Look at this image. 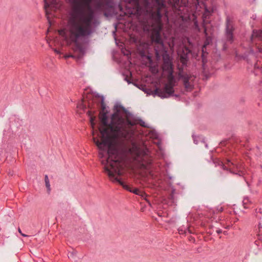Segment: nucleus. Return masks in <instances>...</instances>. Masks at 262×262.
<instances>
[{
  "label": "nucleus",
  "instance_id": "obj_1",
  "mask_svg": "<svg viewBox=\"0 0 262 262\" xmlns=\"http://www.w3.org/2000/svg\"><path fill=\"white\" fill-rule=\"evenodd\" d=\"M101 107L102 112L100 113V119L104 127L99 128L103 140L101 142L95 141V144L99 149V157L103 158L105 155L108 156L106 160H102L101 163L104 165L105 172L110 179L114 183H118L125 189L132 191V189L118 177L122 175L121 160L118 155L117 149L112 145L113 142L117 139L129 140L133 135V131L130 128L135 123L124 119V114H129L122 105L117 104L115 105L114 113L112 115L111 122L108 123L107 115L105 112V105L104 98L101 96Z\"/></svg>",
  "mask_w": 262,
  "mask_h": 262
},
{
  "label": "nucleus",
  "instance_id": "obj_2",
  "mask_svg": "<svg viewBox=\"0 0 262 262\" xmlns=\"http://www.w3.org/2000/svg\"><path fill=\"white\" fill-rule=\"evenodd\" d=\"M93 0L74 1L67 23V30L71 40L78 45L95 32L92 26L94 13L91 6Z\"/></svg>",
  "mask_w": 262,
  "mask_h": 262
},
{
  "label": "nucleus",
  "instance_id": "obj_3",
  "mask_svg": "<svg viewBox=\"0 0 262 262\" xmlns=\"http://www.w3.org/2000/svg\"><path fill=\"white\" fill-rule=\"evenodd\" d=\"M130 151L135 156V160L138 162L141 168L149 170L152 159L149 156V150L146 147L141 148L135 144H133Z\"/></svg>",
  "mask_w": 262,
  "mask_h": 262
},
{
  "label": "nucleus",
  "instance_id": "obj_4",
  "mask_svg": "<svg viewBox=\"0 0 262 262\" xmlns=\"http://www.w3.org/2000/svg\"><path fill=\"white\" fill-rule=\"evenodd\" d=\"M139 3L145 9H151L153 6L157 7L156 11H151L150 15L152 19L156 23L161 21L162 17L161 11L166 8V4L164 0H139Z\"/></svg>",
  "mask_w": 262,
  "mask_h": 262
},
{
  "label": "nucleus",
  "instance_id": "obj_5",
  "mask_svg": "<svg viewBox=\"0 0 262 262\" xmlns=\"http://www.w3.org/2000/svg\"><path fill=\"white\" fill-rule=\"evenodd\" d=\"M234 30V23L232 19L227 16L226 19L225 36L227 41L232 43L233 41V32Z\"/></svg>",
  "mask_w": 262,
  "mask_h": 262
},
{
  "label": "nucleus",
  "instance_id": "obj_6",
  "mask_svg": "<svg viewBox=\"0 0 262 262\" xmlns=\"http://www.w3.org/2000/svg\"><path fill=\"white\" fill-rule=\"evenodd\" d=\"M174 85H168L166 83L164 90L156 89L154 91V94L162 99L169 98L172 96L174 93Z\"/></svg>",
  "mask_w": 262,
  "mask_h": 262
},
{
  "label": "nucleus",
  "instance_id": "obj_7",
  "mask_svg": "<svg viewBox=\"0 0 262 262\" xmlns=\"http://www.w3.org/2000/svg\"><path fill=\"white\" fill-rule=\"evenodd\" d=\"M250 41L252 43H255L257 46L258 52L262 53V31L253 30L250 37Z\"/></svg>",
  "mask_w": 262,
  "mask_h": 262
},
{
  "label": "nucleus",
  "instance_id": "obj_8",
  "mask_svg": "<svg viewBox=\"0 0 262 262\" xmlns=\"http://www.w3.org/2000/svg\"><path fill=\"white\" fill-rule=\"evenodd\" d=\"M152 41L156 43L155 50L157 56H158L162 52L165 51L164 45L161 35L159 32H157L151 36Z\"/></svg>",
  "mask_w": 262,
  "mask_h": 262
},
{
  "label": "nucleus",
  "instance_id": "obj_9",
  "mask_svg": "<svg viewBox=\"0 0 262 262\" xmlns=\"http://www.w3.org/2000/svg\"><path fill=\"white\" fill-rule=\"evenodd\" d=\"M163 63L162 68L163 71L167 72L168 73H173V65L172 61L170 58L168 54H167L166 51L163 55Z\"/></svg>",
  "mask_w": 262,
  "mask_h": 262
},
{
  "label": "nucleus",
  "instance_id": "obj_10",
  "mask_svg": "<svg viewBox=\"0 0 262 262\" xmlns=\"http://www.w3.org/2000/svg\"><path fill=\"white\" fill-rule=\"evenodd\" d=\"M180 77L183 80V84L186 90L187 91H191L193 89V85L191 84L189 82L191 77L187 74H184L182 75H181Z\"/></svg>",
  "mask_w": 262,
  "mask_h": 262
},
{
  "label": "nucleus",
  "instance_id": "obj_11",
  "mask_svg": "<svg viewBox=\"0 0 262 262\" xmlns=\"http://www.w3.org/2000/svg\"><path fill=\"white\" fill-rule=\"evenodd\" d=\"M45 5H44V8L45 9V12L47 16V18L48 20L49 23L50 24V26H51V23L50 21V20L49 19V11H48V8L50 7H54L55 5H56V0H52V2L50 4H49L47 0H44Z\"/></svg>",
  "mask_w": 262,
  "mask_h": 262
},
{
  "label": "nucleus",
  "instance_id": "obj_12",
  "mask_svg": "<svg viewBox=\"0 0 262 262\" xmlns=\"http://www.w3.org/2000/svg\"><path fill=\"white\" fill-rule=\"evenodd\" d=\"M134 84L138 87L139 89L141 90L143 92H144L145 93H146L147 95H155L154 94V92L152 91L150 89L147 88L144 85H140V86L138 85V84L136 83H134Z\"/></svg>",
  "mask_w": 262,
  "mask_h": 262
},
{
  "label": "nucleus",
  "instance_id": "obj_13",
  "mask_svg": "<svg viewBox=\"0 0 262 262\" xmlns=\"http://www.w3.org/2000/svg\"><path fill=\"white\" fill-rule=\"evenodd\" d=\"M167 79V82L166 83L167 84L175 85L176 80V79L174 78V77L173 75V73L171 72L170 73H168Z\"/></svg>",
  "mask_w": 262,
  "mask_h": 262
},
{
  "label": "nucleus",
  "instance_id": "obj_14",
  "mask_svg": "<svg viewBox=\"0 0 262 262\" xmlns=\"http://www.w3.org/2000/svg\"><path fill=\"white\" fill-rule=\"evenodd\" d=\"M178 231L180 234H186L187 232L191 233L188 226H182L179 228Z\"/></svg>",
  "mask_w": 262,
  "mask_h": 262
},
{
  "label": "nucleus",
  "instance_id": "obj_15",
  "mask_svg": "<svg viewBox=\"0 0 262 262\" xmlns=\"http://www.w3.org/2000/svg\"><path fill=\"white\" fill-rule=\"evenodd\" d=\"M227 164H228V167L225 166L222 162H221V164L220 165L222 169H223L224 170H229L231 172H232L230 168H229V167H230L231 165H234V164L233 163L231 162L229 160H227Z\"/></svg>",
  "mask_w": 262,
  "mask_h": 262
},
{
  "label": "nucleus",
  "instance_id": "obj_16",
  "mask_svg": "<svg viewBox=\"0 0 262 262\" xmlns=\"http://www.w3.org/2000/svg\"><path fill=\"white\" fill-rule=\"evenodd\" d=\"M82 56V55L76 56V55H74L73 54H67V55H65L64 56V57L66 59L69 58V57H71V58L75 59L78 61L81 60Z\"/></svg>",
  "mask_w": 262,
  "mask_h": 262
},
{
  "label": "nucleus",
  "instance_id": "obj_17",
  "mask_svg": "<svg viewBox=\"0 0 262 262\" xmlns=\"http://www.w3.org/2000/svg\"><path fill=\"white\" fill-rule=\"evenodd\" d=\"M188 60V56L187 53L183 54L181 55V61L183 64H185Z\"/></svg>",
  "mask_w": 262,
  "mask_h": 262
},
{
  "label": "nucleus",
  "instance_id": "obj_18",
  "mask_svg": "<svg viewBox=\"0 0 262 262\" xmlns=\"http://www.w3.org/2000/svg\"><path fill=\"white\" fill-rule=\"evenodd\" d=\"M207 55L208 53H206V54H202L201 57H202V67L205 70V64L207 62Z\"/></svg>",
  "mask_w": 262,
  "mask_h": 262
},
{
  "label": "nucleus",
  "instance_id": "obj_19",
  "mask_svg": "<svg viewBox=\"0 0 262 262\" xmlns=\"http://www.w3.org/2000/svg\"><path fill=\"white\" fill-rule=\"evenodd\" d=\"M45 181L46 186L48 189V192L49 193L51 190V188H50V181H49V178L47 175H46L45 177Z\"/></svg>",
  "mask_w": 262,
  "mask_h": 262
},
{
  "label": "nucleus",
  "instance_id": "obj_20",
  "mask_svg": "<svg viewBox=\"0 0 262 262\" xmlns=\"http://www.w3.org/2000/svg\"><path fill=\"white\" fill-rule=\"evenodd\" d=\"M251 201L250 200V199L249 197L248 196H245L244 198V199H243V205H244V207L245 208H247V207L246 206V205L247 204H248L249 203H250Z\"/></svg>",
  "mask_w": 262,
  "mask_h": 262
},
{
  "label": "nucleus",
  "instance_id": "obj_21",
  "mask_svg": "<svg viewBox=\"0 0 262 262\" xmlns=\"http://www.w3.org/2000/svg\"><path fill=\"white\" fill-rule=\"evenodd\" d=\"M131 192L136 194L140 195H142V193H143L142 192H141L140 190H139V189H138L137 188L134 189H132Z\"/></svg>",
  "mask_w": 262,
  "mask_h": 262
},
{
  "label": "nucleus",
  "instance_id": "obj_22",
  "mask_svg": "<svg viewBox=\"0 0 262 262\" xmlns=\"http://www.w3.org/2000/svg\"><path fill=\"white\" fill-rule=\"evenodd\" d=\"M77 107L79 109L83 110H84L86 108L85 106L83 104L82 102H80L79 104H78Z\"/></svg>",
  "mask_w": 262,
  "mask_h": 262
},
{
  "label": "nucleus",
  "instance_id": "obj_23",
  "mask_svg": "<svg viewBox=\"0 0 262 262\" xmlns=\"http://www.w3.org/2000/svg\"><path fill=\"white\" fill-rule=\"evenodd\" d=\"M68 256L70 259H73L75 256V253L74 252H70L68 253Z\"/></svg>",
  "mask_w": 262,
  "mask_h": 262
},
{
  "label": "nucleus",
  "instance_id": "obj_24",
  "mask_svg": "<svg viewBox=\"0 0 262 262\" xmlns=\"http://www.w3.org/2000/svg\"><path fill=\"white\" fill-rule=\"evenodd\" d=\"M156 144H157V146H158V147L159 149H160V150L161 151H162V150H163V148H162V145H161V142H159V141H158L157 142H156Z\"/></svg>",
  "mask_w": 262,
  "mask_h": 262
},
{
  "label": "nucleus",
  "instance_id": "obj_25",
  "mask_svg": "<svg viewBox=\"0 0 262 262\" xmlns=\"http://www.w3.org/2000/svg\"><path fill=\"white\" fill-rule=\"evenodd\" d=\"M192 137L193 138V142L195 144H198L199 142L196 139V138L193 135L192 136Z\"/></svg>",
  "mask_w": 262,
  "mask_h": 262
},
{
  "label": "nucleus",
  "instance_id": "obj_26",
  "mask_svg": "<svg viewBox=\"0 0 262 262\" xmlns=\"http://www.w3.org/2000/svg\"><path fill=\"white\" fill-rule=\"evenodd\" d=\"M249 53L251 54H252V55H255V52H254V50L252 48H250V51H249Z\"/></svg>",
  "mask_w": 262,
  "mask_h": 262
},
{
  "label": "nucleus",
  "instance_id": "obj_27",
  "mask_svg": "<svg viewBox=\"0 0 262 262\" xmlns=\"http://www.w3.org/2000/svg\"><path fill=\"white\" fill-rule=\"evenodd\" d=\"M122 51L123 53V54L125 55L128 56L130 54V52L128 50H127L126 52H124V51H123V50Z\"/></svg>",
  "mask_w": 262,
  "mask_h": 262
},
{
  "label": "nucleus",
  "instance_id": "obj_28",
  "mask_svg": "<svg viewBox=\"0 0 262 262\" xmlns=\"http://www.w3.org/2000/svg\"><path fill=\"white\" fill-rule=\"evenodd\" d=\"M18 232L21 234V235L23 236H24V237H27V236H28V235H26V234H25L23 233V232H21V230H20V229H18Z\"/></svg>",
  "mask_w": 262,
  "mask_h": 262
},
{
  "label": "nucleus",
  "instance_id": "obj_29",
  "mask_svg": "<svg viewBox=\"0 0 262 262\" xmlns=\"http://www.w3.org/2000/svg\"><path fill=\"white\" fill-rule=\"evenodd\" d=\"M152 137L157 138H158V134L157 133H152V135H151Z\"/></svg>",
  "mask_w": 262,
  "mask_h": 262
},
{
  "label": "nucleus",
  "instance_id": "obj_30",
  "mask_svg": "<svg viewBox=\"0 0 262 262\" xmlns=\"http://www.w3.org/2000/svg\"><path fill=\"white\" fill-rule=\"evenodd\" d=\"M124 80L126 81L128 83V84H130L132 83L130 80L128 79L127 77H125Z\"/></svg>",
  "mask_w": 262,
  "mask_h": 262
},
{
  "label": "nucleus",
  "instance_id": "obj_31",
  "mask_svg": "<svg viewBox=\"0 0 262 262\" xmlns=\"http://www.w3.org/2000/svg\"><path fill=\"white\" fill-rule=\"evenodd\" d=\"M141 125L144 127H148L147 125L145 124V123L143 121H141Z\"/></svg>",
  "mask_w": 262,
  "mask_h": 262
},
{
  "label": "nucleus",
  "instance_id": "obj_32",
  "mask_svg": "<svg viewBox=\"0 0 262 262\" xmlns=\"http://www.w3.org/2000/svg\"><path fill=\"white\" fill-rule=\"evenodd\" d=\"M78 48L81 52L83 53V49L82 47H81L80 46L78 45Z\"/></svg>",
  "mask_w": 262,
  "mask_h": 262
},
{
  "label": "nucleus",
  "instance_id": "obj_33",
  "mask_svg": "<svg viewBox=\"0 0 262 262\" xmlns=\"http://www.w3.org/2000/svg\"><path fill=\"white\" fill-rule=\"evenodd\" d=\"M206 53H207V52H206V51L205 50V48H203V47L202 49V54H206Z\"/></svg>",
  "mask_w": 262,
  "mask_h": 262
},
{
  "label": "nucleus",
  "instance_id": "obj_34",
  "mask_svg": "<svg viewBox=\"0 0 262 262\" xmlns=\"http://www.w3.org/2000/svg\"><path fill=\"white\" fill-rule=\"evenodd\" d=\"M216 232L217 233V234H220L222 232V230L221 229H218L216 230Z\"/></svg>",
  "mask_w": 262,
  "mask_h": 262
},
{
  "label": "nucleus",
  "instance_id": "obj_35",
  "mask_svg": "<svg viewBox=\"0 0 262 262\" xmlns=\"http://www.w3.org/2000/svg\"><path fill=\"white\" fill-rule=\"evenodd\" d=\"M54 51H55V53H56L58 54H60V52L59 51H58V50H57V49H54Z\"/></svg>",
  "mask_w": 262,
  "mask_h": 262
},
{
  "label": "nucleus",
  "instance_id": "obj_36",
  "mask_svg": "<svg viewBox=\"0 0 262 262\" xmlns=\"http://www.w3.org/2000/svg\"><path fill=\"white\" fill-rule=\"evenodd\" d=\"M207 45H208V43H207L206 42H205V43L204 44V45L203 46V48H206V47L207 46Z\"/></svg>",
  "mask_w": 262,
  "mask_h": 262
},
{
  "label": "nucleus",
  "instance_id": "obj_37",
  "mask_svg": "<svg viewBox=\"0 0 262 262\" xmlns=\"http://www.w3.org/2000/svg\"><path fill=\"white\" fill-rule=\"evenodd\" d=\"M59 34H60V35H61V34H62V33H64V31H63V30H61L59 31Z\"/></svg>",
  "mask_w": 262,
  "mask_h": 262
},
{
  "label": "nucleus",
  "instance_id": "obj_38",
  "mask_svg": "<svg viewBox=\"0 0 262 262\" xmlns=\"http://www.w3.org/2000/svg\"><path fill=\"white\" fill-rule=\"evenodd\" d=\"M194 25L196 27H198V22L197 21H195L194 23Z\"/></svg>",
  "mask_w": 262,
  "mask_h": 262
},
{
  "label": "nucleus",
  "instance_id": "obj_39",
  "mask_svg": "<svg viewBox=\"0 0 262 262\" xmlns=\"http://www.w3.org/2000/svg\"><path fill=\"white\" fill-rule=\"evenodd\" d=\"M204 33H205V34L206 35H207V31H206V28H205V29H204Z\"/></svg>",
  "mask_w": 262,
  "mask_h": 262
},
{
  "label": "nucleus",
  "instance_id": "obj_40",
  "mask_svg": "<svg viewBox=\"0 0 262 262\" xmlns=\"http://www.w3.org/2000/svg\"><path fill=\"white\" fill-rule=\"evenodd\" d=\"M205 147H206V148H208V144H205Z\"/></svg>",
  "mask_w": 262,
  "mask_h": 262
},
{
  "label": "nucleus",
  "instance_id": "obj_41",
  "mask_svg": "<svg viewBox=\"0 0 262 262\" xmlns=\"http://www.w3.org/2000/svg\"><path fill=\"white\" fill-rule=\"evenodd\" d=\"M174 96H175V97H179V95H174Z\"/></svg>",
  "mask_w": 262,
  "mask_h": 262
},
{
  "label": "nucleus",
  "instance_id": "obj_42",
  "mask_svg": "<svg viewBox=\"0 0 262 262\" xmlns=\"http://www.w3.org/2000/svg\"><path fill=\"white\" fill-rule=\"evenodd\" d=\"M91 121L92 122L93 121V119L91 118Z\"/></svg>",
  "mask_w": 262,
  "mask_h": 262
}]
</instances>
